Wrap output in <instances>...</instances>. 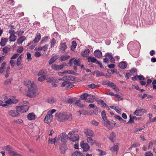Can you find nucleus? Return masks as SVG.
I'll return each mask as SVG.
<instances>
[{
    "instance_id": "obj_1",
    "label": "nucleus",
    "mask_w": 156,
    "mask_h": 156,
    "mask_svg": "<svg viewBox=\"0 0 156 156\" xmlns=\"http://www.w3.org/2000/svg\"><path fill=\"white\" fill-rule=\"evenodd\" d=\"M29 108L27 105H25L24 106H19L17 107L16 109L17 111L21 112H26L28 110Z\"/></svg>"
},
{
    "instance_id": "obj_2",
    "label": "nucleus",
    "mask_w": 156,
    "mask_h": 156,
    "mask_svg": "<svg viewBox=\"0 0 156 156\" xmlns=\"http://www.w3.org/2000/svg\"><path fill=\"white\" fill-rule=\"evenodd\" d=\"M53 119V115L51 114H48L46 116L44 119V122L48 124H50Z\"/></svg>"
},
{
    "instance_id": "obj_3",
    "label": "nucleus",
    "mask_w": 156,
    "mask_h": 156,
    "mask_svg": "<svg viewBox=\"0 0 156 156\" xmlns=\"http://www.w3.org/2000/svg\"><path fill=\"white\" fill-rule=\"evenodd\" d=\"M28 92H27V96L30 98H33L35 96L36 94V90L31 89L29 90L28 89Z\"/></svg>"
},
{
    "instance_id": "obj_4",
    "label": "nucleus",
    "mask_w": 156,
    "mask_h": 156,
    "mask_svg": "<svg viewBox=\"0 0 156 156\" xmlns=\"http://www.w3.org/2000/svg\"><path fill=\"white\" fill-rule=\"evenodd\" d=\"M73 63L75 66H79L80 65V61L76 59H71L69 62V63L70 65L73 64Z\"/></svg>"
},
{
    "instance_id": "obj_5",
    "label": "nucleus",
    "mask_w": 156,
    "mask_h": 156,
    "mask_svg": "<svg viewBox=\"0 0 156 156\" xmlns=\"http://www.w3.org/2000/svg\"><path fill=\"white\" fill-rule=\"evenodd\" d=\"M27 87H28V89L30 90H36L35 85L33 82L31 81H29L27 84Z\"/></svg>"
},
{
    "instance_id": "obj_6",
    "label": "nucleus",
    "mask_w": 156,
    "mask_h": 156,
    "mask_svg": "<svg viewBox=\"0 0 156 156\" xmlns=\"http://www.w3.org/2000/svg\"><path fill=\"white\" fill-rule=\"evenodd\" d=\"M81 147L83 149V151H88L90 148V146L87 143H83L81 144Z\"/></svg>"
},
{
    "instance_id": "obj_7",
    "label": "nucleus",
    "mask_w": 156,
    "mask_h": 156,
    "mask_svg": "<svg viewBox=\"0 0 156 156\" xmlns=\"http://www.w3.org/2000/svg\"><path fill=\"white\" fill-rule=\"evenodd\" d=\"M76 74V73H75L73 71H72L70 70H67L66 71H64L62 72H59L58 73V74L59 75L61 76H62L64 75V74Z\"/></svg>"
},
{
    "instance_id": "obj_8",
    "label": "nucleus",
    "mask_w": 156,
    "mask_h": 156,
    "mask_svg": "<svg viewBox=\"0 0 156 156\" xmlns=\"http://www.w3.org/2000/svg\"><path fill=\"white\" fill-rule=\"evenodd\" d=\"M94 55L96 57L98 58H101L102 55V52L99 50L95 51Z\"/></svg>"
},
{
    "instance_id": "obj_9",
    "label": "nucleus",
    "mask_w": 156,
    "mask_h": 156,
    "mask_svg": "<svg viewBox=\"0 0 156 156\" xmlns=\"http://www.w3.org/2000/svg\"><path fill=\"white\" fill-rule=\"evenodd\" d=\"M67 48V46L65 43H61L60 44V51L64 52Z\"/></svg>"
},
{
    "instance_id": "obj_10",
    "label": "nucleus",
    "mask_w": 156,
    "mask_h": 156,
    "mask_svg": "<svg viewBox=\"0 0 156 156\" xmlns=\"http://www.w3.org/2000/svg\"><path fill=\"white\" fill-rule=\"evenodd\" d=\"M26 38L24 36H22L18 38L17 41L18 44H21L24 41L26 40Z\"/></svg>"
},
{
    "instance_id": "obj_11",
    "label": "nucleus",
    "mask_w": 156,
    "mask_h": 156,
    "mask_svg": "<svg viewBox=\"0 0 156 156\" xmlns=\"http://www.w3.org/2000/svg\"><path fill=\"white\" fill-rule=\"evenodd\" d=\"M79 137L78 135L75 134L70 136L69 137V139L73 142H75L76 140H78Z\"/></svg>"
},
{
    "instance_id": "obj_12",
    "label": "nucleus",
    "mask_w": 156,
    "mask_h": 156,
    "mask_svg": "<svg viewBox=\"0 0 156 156\" xmlns=\"http://www.w3.org/2000/svg\"><path fill=\"white\" fill-rule=\"evenodd\" d=\"M9 115L12 117H15L18 115V113L17 110H11L9 112Z\"/></svg>"
},
{
    "instance_id": "obj_13",
    "label": "nucleus",
    "mask_w": 156,
    "mask_h": 156,
    "mask_svg": "<svg viewBox=\"0 0 156 156\" xmlns=\"http://www.w3.org/2000/svg\"><path fill=\"white\" fill-rule=\"evenodd\" d=\"M6 148L9 150V153L11 154L12 153V156H14V155H17L18 156H22L20 154H18L16 152L12 151L10 150V148L8 146H6Z\"/></svg>"
},
{
    "instance_id": "obj_14",
    "label": "nucleus",
    "mask_w": 156,
    "mask_h": 156,
    "mask_svg": "<svg viewBox=\"0 0 156 156\" xmlns=\"http://www.w3.org/2000/svg\"><path fill=\"white\" fill-rule=\"evenodd\" d=\"M127 64L126 62L122 61L119 64V66L120 68H126L127 67Z\"/></svg>"
},
{
    "instance_id": "obj_15",
    "label": "nucleus",
    "mask_w": 156,
    "mask_h": 156,
    "mask_svg": "<svg viewBox=\"0 0 156 156\" xmlns=\"http://www.w3.org/2000/svg\"><path fill=\"white\" fill-rule=\"evenodd\" d=\"M8 41V39L6 38H2L0 42V44L2 46H4Z\"/></svg>"
},
{
    "instance_id": "obj_16",
    "label": "nucleus",
    "mask_w": 156,
    "mask_h": 156,
    "mask_svg": "<svg viewBox=\"0 0 156 156\" xmlns=\"http://www.w3.org/2000/svg\"><path fill=\"white\" fill-rule=\"evenodd\" d=\"M50 48H52L55 46L56 44L57 43V41L54 38H53L50 42Z\"/></svg>"
},
{
    "instance_id": "obj_17",
    "label": "nucleus",
    "mask_w": 156,
    "mask_h": 156,
    "mask_svg": "<svg viewBox=\"0 0 156 156\" xmlns=\"http://www.w3.org/2000/svg\"><path fill=\"white\" fill-rule=\"evenodd\" d=\"M22 55H20L16 61V64L18 66H19L21 65Z\"/></svg>"
},
{
    "instance_id": "obj_18",
    "label": "nucleus",
    "mask_w": 156,
    "mask_h": 156,
    "mask_svg": "<svg viewBox=\"0 0 156 156\" xmlns=\"http://www.w3.org/2000/svg\"><path fill=\"white\" fill-rule=\"evenodd\" d=\"M58 56L57 55H55L52 57L50 60L49 64L51 65L52 64L56 59L58 58Z\"/></svg>"
},
{
    "instance_id": "obj_19",
    "label": "nucleus",
    "mask_w": 156,
    "mask_h": 156,
    "mask_svg": "<svg viewBox=\"0 0 156 156\" xmlns=\"http://www.w3.org/2000/svg\"><path fill=\"white\" fill-rule=\"evenodd\" d=\"M92 73L93 75H95L97 77L104 75V73H100L98 71H95L92 72Z\"/></svg>"
},
{
    "instance_id": "obj_20",
    "label": "nucleus",
    "mask_w": 156,
    "mask_h": 156,
    "mask_svg": "<svg viewBox=\"0 0 156 156\" xmlns=\"http://www.w3.org/2000/svg\"><path fill=\"white\" fill-rule=\"evenodd\" d=\"M90 52V50L89 49L85 50L82 54L83 56L84 57H87L88 55Z\"/></svg>"
},
{
    "instance_id": "obj_21",
    "label": "nucleus",
    "mask_w": 156,
    "mask_h": 156,
    "mask_svg": "<svg viewBox=\"0 0 156 156\" xmlns=\"http://www.w3.org/2000/svg\"><path fill=\"white\" fill-rule=\"evenodd\" d=\"M41 38V36L40 34L36 35L33 41L35 43H37L38 42Z\"/></svg>"
},
{
    "instance_id": "obj_22",
    "label": "nucleus",
    "mask_w": 156,
    "mask_h": 156,
    "mask_svg": "<svg viewBox=\"0 0 156 156\" xmlns=\"http://www.w3.org/2000/svg\"><path fill=\"white\" fill-rule=\"evenodd\" d=\"M97 59L94 57H89L88 58V61L89 62L96 63Z\"/></svg>"
},
{
    "instance_id": "obj_23",
    "label": "nucleus",
    "mask_w": 156,
    "mask_h": 156,
    "mask_svg": "<svg viewBox=\"0 0 156 156\" xmlns=\"http://www.w3.org/2000/svg\"><path fill=\"white\" fill-rule=\"evenodd\" d=\"M9 39L10 41H15L16 39V37L15 35H10Z\"/></svg>"
},
{
    "instance_id": "obj_24",
    "label": "nucleus",
    "mask_w": 156,
    "mask_h": 156,
    "mask_svg": "<svg viewBox=\"0 0 156 156\" xmlns=\"http://www.w3.org/2000/svg\"><path fill=\"white\" fill-rule=\"evenodd\" d=\"M48 36H45L42 38L41 41V44H45L48 41Z\"/></svg>"
},
{
    "instance_id": "obj_25",
    "label": "nucleus",
    "mask_w": 156,
    "mask_h": 156,
    "mask_svg": "<svg viewBox=\"0 0 156 156\" xmlns=\"http://www.w3.org/2000/svg\"><path fill=\"white\" fill-rule=\"evenodd\" d=\"M72 156H83V154L80 151H76L72 154Z\"/></svg>"
},
{
    "instance_id": "obj_26",
    "label": "nucleus",
    "mask_w": 156,
    "mask_h": 156,
    "mask_svg": "<svg viewBox=\"0 0 156 156\" xmlns=\"http://www.w3.org/2000/svg\"><path fill=\"white\" fill-rule=\"evenodd\" d=\"M66 150V147L64 145L61 146L60 148V152L62 154H64Z\"/></svg>"
},
{
    "instance_id": "obj_27",
    "label": "nucleus",
    "mask_w": 156,
    "mask_h": 156,
    "mask_svg": "<svg viewBox=\"0 0 156 156\" xmlns=\"http://www.w3.org/2000/svg\"><path fill=\"white\" fill-rule=\"evenodd\" d=\"M27 117L28 119L30 120H33L35 118V115L33 113H30L27 116Z\"/></svg>"
},
{
    "instance_id": "obj_28",
    "label": "nucleus",
    "mask_w": 156,
    "mask_h": 156,
    "mask_svg": "<svg viewBox=\"0 0 156 156\" xmlns=\"http://www.w3.org/2000/svg\"><path fill=\"white\" fill-rule=\"evenodd\" d=\"M75 104L80 107H83L84 106L83 104L81 103L80 101L79 100H77Z\"/></svg>"
},
{
    "instance_id": "obj_29",
    "label": "nucleus",
    "mask_w": 156,
    "mask_h": 156,
    "mask_svg": "<svg viewBox=\"0 0 156 156\" xmlns=\"http://www.w3.org/2000/svg\"><path fill=\"white\" fill-rule=\"evenodd\" d=\"M87 142L90 144L91 145H93L95 143V141L90 137L87 138Z\"/></svg>"
},
{
    "instance_id": "obj_30",
    "label": "nucleus",
    "mask_w": 156,
    "mask_h": 156,
    "mask_svg": "<svg viewBox=\"0 0 156 156\" xmlns=\"http://www.w3.org/2000/svg\"><path fill=\"white\" fill-rule=\"evenodd\" d=\"M76 43L75 41H73L72 43V45L71 48V50H73L76 47Z\"/></svg>"
},
{
    "instance_id": "obj_31",
    "label": "nucleus",
    "mask_w": 156,
    "mask_h": 156,
    "mask_svg": "<svg viewBox=\"0 0 156 156\" xmlns=\"http://www.w3.org/2000/svg\"><path fill=\"white\" fill-rule=\"evenodd\" d=\"M88 97V94L87 93H84L81 95L80 98L82 100H85L87 99Z\"/></svg>"
},
{
    "instance_id": "obj_32",
    "label": "nucleus",
    "mask_w": 156,
    "mask_h": 156,
    "mask_svg": "<svg viewBox=\"0 0 156 156\" xmlns=\"http://www.w3.org/2000/svg\"><path fill=\"white\" fill-rule=\"evenodd\" d=\"M110 85L115 91H119V88L116 87V85H115L113 83H111Z\"/></svg>"
},
{
    "instance_id": "obj_33",
    "label": "nucleus",
    "mask_w": 156,
    "mask_h": 156,
    "mask_svg": "<svg viewBox=\"0 0 156 156\" xmlns=\"http://www.w3.org/2000/svg\"><path fill=\"white\" fill-rule=\"evenodd\" d=\"M102 117V119L105 121H106V120L107 121V119H106V115L105 111H103L101 112Z\"/></svg>"
},
{
    "instance_id": "obj_34",
    "label": "nucleus",
    "mask_w": 156,
    "mask_h": 156,
    "mask_svg": "<svg viewBox=\"0 0 156 156\" xmlns=\"http://www.w3.org/2000/svg\"><path fill=\"white\" fill-rule=\"evenodd\" d=\"M66 77L67 78L66 80H67L71 81V82L73 81L75 79V77L72 76H69L68 77H67V76H66Z\"/></svg>"
},
{
    "instance_id": "obj_35",
    "label": "nucleus",
    "mask_w": 156,
    "mask_h": 156,
    "mask_svg": "<svg viewBox=\"0 0 156 156\" xmlns=\"http://www.w3.org/2000/svg\"><path fill=\"white\" fill-rule=\"evenodd\" d=\"M62 140L63 141L66 140L68 138V135L66 134H63L62 136Z\"/></svg>"
},
{
    "instance_id": "obj_36",
    "label": "nucleus",
    "mask_w": 156,
    "mask_h": 156,
    "mask_svg": "<svg viewBox=\"0 0 156 156\" xmlns=\"http://www.w3.org/2000/svg\"><path fill=\"white\" fill-rule=\"evenodd\" d=\"M69 57V56L68 55L62 56L61 57V60L62 61H65L68 59Z\"/></svg>"
},
{
    "instance_id": "obj_37",
    "label": "nucleus",
    "mask_w": 156,
    "mask_h": 156,
    "mask_svg": "<svg viewBox=\"0 0 156 156\" xmlns=\"http://www.w3.org/2000/svg\"><path fill=\"white\" fill-rule=\"evenodd\" d=\"M27 60L29 61L31 60L32 59V58L31 57V54L29 52H27Z\"/></svg>"
},
{
    "instance_id": "obj_38",
    "label": "nucleus",
    "mask_w": 156,
    "mask_h": 156,
    "mask_svg": "<svg viewBox=\"0 0 156 156\" xmlns=\"http://www.w3.org/2000/svg\"><path fill=\"white\" fill-rule=\"evenodd\" d=\"M107 71L109 74H112L115 72L113 69H108Z\"/></svg>"
},
{
    "instance_id": "obj_39",
    "label": "nucleus",
    "mask_w": 156,
    "mask_h": 156,
    "mask_svg": "<svg viewBox=\"0 0 156 156\" xmlns=\"http://www.w3.org/2000/svg\"><path fill=\"white\" fill-rule=\"evenodd\" d=\"M45 78L46 76L45 75H42L41 76L39 77V78H38V80L39 81H42L44 80L45 79Z\"/></svg>"
},
{
    "instance_id": "obj_40",
    "label": "nucleus",
    "mask_w": 156,
    "mask_h": 156,
    "mask_svg": "<svg viewBox=\"0 0 156 156\" xmlns=\"http://www.w3.org/2000/svg\"><path fill=\"white\" fill-rule=\"evenodd\" d=\"M47 81L48 82L50 83H54L55 82V80L53 78H48L47 79Z\"/></svg>"
},
{
    "instance_id": "obj_41",
    "label": "nucleus",
    "mask_w": 156,
    "mask_h": 156,
    "mask_svg": "<svg viewBox=\"0 0 156 156\" xmlns=\"http://www.w3.org/2000/svg\"><path fill=\"white\" fill-rule=\"evenodd\" d=\"M85 133L87 136H92L93 135V134L90 131V130H89V132H88V131H87L86 132H85Z\"/></svg>"
},
{
    "instance_id": "obj_42",
    "label": "nucleus",
    "mask_w": 156,
    "mask_h": 156,
    "mask_svg": "<svg viewBox=\"0 0 156 156\" xmlns=\"http://www.w3.org/2000/svg\"><path fill=\"white\" fill-rule=\"evenodd\" d=\"M5 103L6 104V105L7 104H12V103H13V101H12V100L10 99L9 98L8 100L5 101Z\"/></svg>"
},
{
    "instance_id": "obj_43",
    "label": "nucleus",
    "mask_w": 156,
    "mask_h": 156,
    "mask_svg": "<svg viewBox=\"0 0 156 156\" xmlns=\"http://www.w3.org/2000/svg\"><path fill=\"white\" fill-rule=\"evenodd\" d=\"M19 54L18 53H16L14 54L10 58L11 59H15L16 58H17L18 57Z\"/></svg>"
},
{
    "instance_id": "obj_44",
    "label": "nucleus",
    "mask_w": 156,
    "mask_h": 156,
    "mask_svg": "<svg viewBox=\"0 0 156 156\" xmlns=\"http://www.w3.org/2000/svg\"><path fill=\"white\" fill-rule=\"evenodd\" d=\"M23 51V48L22 46H20L19 48L17 49V52L19 53H21Z\"/></svg>"
},
{
    "instance_id": "obj_45",
    "label": "nucleus",
    "mask_w": 156,
    "mask_h": 156,
    "mask_svg": "<svg viewBox=\"0 0 156 156\" xmlns=\"http://www.w3.org/2000/svg\"><path fill=\"white\" fill-rule=\"evenodd\" d=\"M48 45L47 44H45L44 46L42 47L43 50L44 51H47L48 48Z\"/></svg>"
},
{
    "instance_id": "obj_46",
    "label": "nucleus",
    "mask_w": 156,
    "mask_h": 156,
    "mask_svg": "<svg viewBox=\"0 0 156 156\" xmlns=\"http://www.w3.org/2000/svg\"><path fill=\"white\" fill-rule=\"evenodd\" d=\"M98 151L100 153V154L101 155H105L106 154V153H105V152H104L103 151L101 150L98 149Z\"/></svg>"
},
{
    "instance_id": "obj_47",
    "label": "nucleus",
    "mask_w": 156,
    "mask_h": 156,
    "mask_svg": "<svg viewBox=\"0 0 156 156\" xmlns=\"http://www.w3.org/2000/svg\"><path fill=\"white\" fill-rule=\"evenodd\" d=\"M34 55L35 57H39L41 55L40 52L38 51H36L35 52Z\"/></svg>"
},
{
    "instance_id": "obj_48",
    "label": "nucleus",
    "mask_w": 156,
    "mask_h": 156,
    "mask_svg": "<svg viewBox=\"0 0 156 156\" xmlns=\"http://www.w3.org/2000/svg\"><path fill=\"white\" fill-rule=\"evenodd\" d=\"M9 62L11 65L12 68L14 67V66L15 65V62L13 60H10Z\"/></svg>"
},
{
    "instance_id": "obj_49",
    "label": "nucleus",
    "mask_w": 156,
    "mask_h": 156,
    "mask_svg": "<svg viewBox=\"0 0 156 156\" xmlns=\"http://www.w3.org/2000/svg\"><path fill=\"white\" fill-rule=\"evenodd\" d=\"M112 57V55L110 54L109 53H107L105 56V57L107 59H110V58Z\"/></svg>"
},
{
    "instance_id": "obj_50",
    "label": "nucleus",
    "mask_w": 156,
    "mask_h": 156,
    "mask_svg": "<svg viewBox=\"0 0 156 156\" xmlns=\"http://www.w3.org/2000/svg\"><path fill=\"white\" fill-rule=\"evenodd\" d=\"M8 49V48L5 47L3 48L2 51L5 54H6L7 53Z\"/></svg>"
},
{
    "instance_id": "obj_51",
    "label": "nucleus",
    "mask_w": 156,
    "mask_h": 156,
    "mask_svg": "<svg viewBox=\"0 0 156 156\" xmlns=\"http://www.w3.org/2000/svg\"><path fill=\"white\" fill-rule=\"evenodd\" d=\"M145 155L146 156H153V154L150 151H149L148 152H146Z\"/></svg>"
},
{
    "instance_id": "obj_52",
    "label": "nucleus",
    "mask_w": 156,
    "mask_h": 156,
    "mask_svg": "<svg viewBox=\"0 0 156 156\" xmlns=\"http://www.w3.org/2000/svg\"><path fill=\"white\" fill-rule=\"evenodd\" d=\"M58 33L57 32H55L52 34L51 36L57 37H58Z\"/></svg>"
},
{
    "instance_id": "obj_53",
    "label": "nucleus",
    "mask_w": 156,
    "mask_h": 156,
    "mask_svg": "<svg viewBox=\"0 0 156 156\" xmlns=\"http://www.w3.org/2000/svg\"><path fill=\"white\" fill-rule=\"evenodd\" d=\"M109 62V60L107 58H104L103 60V62H104L105 64H107Z\"/></svg>"
},
{
    "instance_id": "obj_54",
    "label": "nucleus",
    "mask_w": 156,
    "mask_h": 156,
    "mask_svg": "<svg viewBox=\"0 0 156 156\" xmlns=\"http://www.w3.org/2000/svg\"><path fill=\"white\" fill-rule=\"evenodd\" d=\"M96 64H98V65H99L100 66V67L101 68H102V67H103V66H102V63L101 62H100V61H98V60H97L96 63Z\"/></svg>"
},
{
    "instance_id": "obj_55",
    "label": "nucleus",
    "mask_w": 156,
    "mask_h": 156,
    "mask_svg": "<svg viewBox=\"0 0 156 156\" xmlns=\"http://www.w3.org/2000/svg\"><path fill=\"white\" fill-rule=\"evenodd\" d=\"M107 66L109 68H114L115 67V66L114 64H111L109 65H108Z\"/></svg>"
},
{
    "instance_id": "obj_56",
    "label": "nucleus",
    "mask_w": 156,
    "mask_h": 156,
    "mask_svg": "<svg viewBox=\"0 0 156 156\" xmlns=\"http://www.w3.org/2000/svg\"><path fill=\"white\" fill-rule=\"evenodd\" d=\"M6 65V63L5 62H3L1 66V67L0 68H4V67H5Z\"/></svg>"
},
{
    "instance_id": "obj_57",
    "label": "nucleus",
    "mask_w": 156,
    "mask_h": 156,
    "mask_svg": "<svg viewBox=\"0 0 156 156\" xmlns=\"http://www.w3.org/2000/svg\"><path fill=\"white\" fill-rule=\"evenodd\" d=\"M88 87L90 88L93 89L95 87V85L94 84H91L90 85H89Z\"/></svg>"
},
{
    "instance_id": "obj_58",
    "label": "nucleus",
    "mask_w": 156,
    "mask_h": 156,
    "mask_svg": "<svg viewBox=\"0 0 156 156\" xmlns=\"http://www.w3.org/2000/svg\"><path fill=\"white\" fill-rule=\"evenodd\" d=\"M45 73V72H44L43 70H41V71L38 74V76H40L41 75H43Z\"/></svg>"
},
{
    "instance_id": "obj_59",
    "label": "nucleus",
    "mask_w": 156,
    "mask_h": 156,
    "mask_svg": "<svg viewBox=\"0 0 156 156\" xmlns=\"http://www.w3.org/2000/svg\"><path fill=\"white\" fill-rule=\"evenodd\" d=\"M115 96L116 97V98H118L119 100H122L123 99V98H122L118 94H116L115 95Z\"/></svg>"
},
{
    "instance_id": "obj_60",
    "label": "nucleus",
    "mask_w": 156,
    "mask_h": 156,
    "mask_svg": "<svg viewBox=\"0 0 156 156\" xmlns=\"http://www.w3.org/2000/svg\"><path fill=\"white\" fill-rule=\"evenodd\" d=\"M9 33L10 35H15V31L12 30H10L9 31Z\"/></svg>"
},
{
    "instance_id": "obj_61",
    "label": "nucleus",
    "mask_w": 156,
    "mask_h": 156,
    "mask_svg": "<svg viewBox=\"0 0 156 156\" xmlns=\"http://www.w3.org/2000/svg\"><path fill=\"white\" fill-rule=\"evenodd\" d=\"M155 53V51L154 50H151L150 52V54L151 56H153Z\"/></svg>"
},
{
    "instance_id": "obj_62",
    "label": "nucleus",
    "mask_w": 156,
    "mask_h": 156,
    "mask_svg": "<svg viewBox=\"0 0 156 156\" xmlns=\"http://www.w3.org/2000/svg\"><path fill=\"white\" fill-rule=\"evenodd\" d=\"M115 118L116 119H118L119 120H122V121H124V120H123L119 116H118V115H115Z\"/></svg>"
},
{
    "instance_id": "obj_63",
    "label": "nucleus",
    "mask_w": 156,
    "mask_h": 156,
    "mask_svg": "<svg viewBox=\"0 0 156 156\" xmlns=\"http://www.w3.org/2000/svg\"><path fill=\"white\" fill-rule=\"evenodd\" d=\"M114 151H115V153L117 154V148L118 146L117 145H116L114 147H113Z\"/></svg>"
},
{
    "instance_id": "obj_64",
    "label": "nucleus",
    "mask_w": 156,
    "mask_h": 156,
    "mask_svg": "<svg viewBox=\"0 0 156 156\" xmlns=\"http://www.w3.org/2000/svg\"><path fill=\"white\" fill-rule=\"evenodd\" d=\"M110 62L112 63H114L115 62V60L114 58L112 56L110 59Z\"/></svg>"
}]
</instances>
